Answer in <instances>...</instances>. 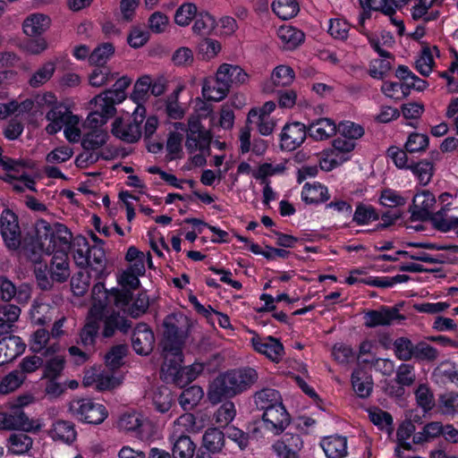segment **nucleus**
<instances>
[{
  "instance_id": "f257e3e1",
  "label": "nucleus",
  "mask_w": 458,
  "mask_h": 458,
  "mask_svg": "<svg viewBox=\"0 0 458 458\" xmlns=\"http://www.w3.org/2000/svg\"><path fill=\"white\" fill-rule=\"evenodd\" d=\"M71 241L68 229L59 224L49 225L39 220L35 225V234L21 251L35 265V275L42 288L49 286L48 277L64 282L70 276L67 255L64 247Z\"/></svg>"
},
{
  "instance_id": "f03ea898",
  "label": "nucleus",
  "mask_w": 458,
  "mask_h": 458,
  "mask_svg": "<svg viewBox=\"0 0 458 458\" xmlns=\"http://www.w3.org/2000/svg\"><path fill=\"white\" fill-rule=\"evenodd\" d=\"M106 291L104 285L97 284L92 289V306L87 318V323L81 333V341L84 345L94 343V339L100 327L104 325L103 335L109 337L114 335L115 329L126 332L131 324L123 317L109 313L103 302L106 299Z\"/></svg>"
},
{
  "instance_id": "7ed1b4c3",
  "label": "nucleus",
  "mask_w": 458,
  "mask_h": 458,
  "mask_svg": "<svg viewBox=\"0 0 458 458\" xmlns=\"http://www.w3.org/2000/svg\"><path fill=\"white\" fill-rule=\"evenodd\" d=\"M257 378L256 370L250 368L219 375L209 386L208 399L211 403H217L225 397H233L247 390Z\"/></svg>"
},
{
  "instance_id": "20e7f679",
  "label": "nucleus",
  "mask_w": 458,
  "mask_h": 458,
  "mask_svg": "<svg viewBox=\"0 0 458 458\" xmlns=\"http://www.w3.org/2000/svg\"><path fill=\"white\" fill-rule=\"evenodd\" d=\"M47 125L46 131L48 134H55L64 129L65 139L69 142H78L81 138V122L77 114L67 106H56L46 114Z\"/></svg>"
},
{
  "instance_id": "39448f33",
  "label": "nucleus",
  "mask_w": 458,
  "mask_h": 458,
  "mask_svg": "<svg viewBox=\"0 0 458 458\" xmlns=\"http://www.w3.org/2000/svg\"><path fill=\"white\" fill-rule=\"evenodd\" d=\"M106 299L103 301L109 313H115L114 308L128 313L131 317H139L143 314L148 308V298L145 293H139L136 297H132L129 290H112L106 291Z\"/></svg>"
},
{
  "instance_id": "423d86ee",
  "label": "nucleus",
  "mask_w": 458,
  "mask_h": 458,
  "mask_svg": "<svg viewBox=\"0 0 458 458\" xmlns=\"http://www.w3.org/2000/svg\"><path fill=\"white\" fill-rule=\"evenodd\" d=\"M182 350L171 353L169 360L165 359L161 367V374L165 380L183 386L195 380L204 370L203 363L195 362L186 367H182Z\"/></svg>"
},
{
  "instance_id": "0eeeda50",
  "label": "nucleus",
  "mask_w": 458,
  "mask_h": 458,
  "mask_svg": "<svg viewBox=\"0 0 458 458\" xmlns=\"http://www.w3.org/2000/svg\"><path fill=\"white\" fill-rule=\"evenodd\" d=\"M164 356L169 360L171 353L180 352L184 343L188 320L182 314H172L164 320Z\"/></svg>"
},
{
  "instance_id": "6e6552de",
  "label": "nucleus",
  "mask_w": 458,
  "mask_h": 458,
  "mask_svg": "<svg viewBox=\"0 0 458 458\" xmlns=\"http://www.w3.org/2000/svg\"><path fill=\"white\" fill-rule=\"evenodd\" d=\"M72 256L77 266L89 267L95 276H98L105 266V251L99 247H89L84 237H76L73 242Z\"/></svg>"
},
{
  "instance_id": "1a4fd4ad",
  "label": "nucleus",
  "mask_w": 458,
  "mask_h": 458,
  "mask_svg": "<svg viewBox=\"0 0 458 458\" xmlns=\"http://www.w3.org/2000/svg\"><path fill=\"white\" fill-rule=\"evenodd\" d=\"M70 413L78 420L89 424H101L108 415L106 408L89 398H76L69 403Z\"/></svg>"
},
{
  "instance_id": "9d476101",
  "label": "nucleus",
  "mask_w": 458,
  "mask_h": 458,
  "mask_svg": "<svg viewBox=\"0 0 458 458\" xmlns=\"http://www.w3.org/2000/svg\"><path fill=\"white\" fill-rule=\"evenodd\" d=\"M145 114V107L138 106L133 110L131 117H117L112 125L113 135L126 142L137 141L141 136L140 124Z\"/></svg>"
},
{
  "instance_id": "9b49d317",
  "label": "nucleus",
  "mask_w": 458,
  "mask_h": 458,
  "mask_svg": "<svg viewBox=\"0 0 458 458\" xmlns=\"http://www.w3.org/2000/svg\"><path fill=\"white\" fill-rule=\"evenodd\" d=\"M356 143L352 140L337 137L333 140L332 147L325 149L320 154L319 165L324 171H331L348 161L352 157V152Z\"/></svg>"
},
{
  "instance_id": "f8f14e48",
  "label": "nucleus",
  "mask_w": 458,
  "mask_h": 458,
  "mask_svg": "<svg viewBox=\"0 0 458 458\" xmlns=\"http://www.w3.org/2000/svg\"><path fill=\"white\" fill-rule=\"evenodd\" d=\"M185 147L190 153L196 150L205 151L208 148L212 135L205 130L196 118L189 120L188 130H186Z\"/></svg>"
},
{
  "instance_id": "ddd939ff",
  "label": "nucleus",
  "mask_w": 458,
  "mask_h": 458,
  "mask_svg": "<svg viewBox=\"0 0 458 458\" xmlns=\"http://www.w3.org/2000/svg\"><path fill=\"white\" fill-rule=\"evenodd\" d=\"M121 378L112 373L105 371L100 367H92L84 372L82 384L86 387H94L98 391H107L117 387Z\"/></svg>"
},
{
  "instance_id": "4468645a",
  "label": "nucleus",
  "mask_w": 458,
  "mask_h": 458,
  "mask_svg": "<svg viewBox=\"0 0 458 458\" xmlns=\"http://www.w3.org/2000/svg\"><path fill=\"white\" fill-rule=\"evenodd\" d=\"M1 234L9 250H18L21 246V230L17 216L10 209L1 215Z\"/></svg>"
},
{
  "instance_id": "2eb2a0df",
  "label": "nucleus",
  "mask_w": 458,
  "mask_h": 458,
  "mask_svg": "<svg viewBox=\"0 0 458 458\" xmlns=\"http://www.w3.org/2000/svg\"><path fill=\"white\" fill-rule=\"evenodd\" d=\"M252 337L250 342L252 348L259 353L265 355L274 362H278L284 356V346L281 342L273 336H261L250 331Z\"/></svg>"
},
{
  "instance_id": "dca6fc26",
  "label": "nucleus",
  "mask_w": 458,
  "mask_h": 458,
  "mask_svg": "<svg viewBox=\"0 0 458 458\" xmlns=\"http://www.w3.org/2000/svg\"><path fill=\"white\" fill-rule=\"evenodd\" d=\"M208 424V417L204 414L193 415L184 413L173 423L172 437H188L187 434L198 433Z\"/></svg>"
},
{
  "instance_id": "f3484780",
  "label": "nucleus",
  "mask_w": 458,
  "mask_h": 458,
  "mask_svg": "<svg viewBox=\"0 0 458 458\" xmlns=\"http://www.w3.org/2000/svg\"><path fill=\"white\" fill-rule=\"evenodd\" d=\"M307 137L306 126L300 122L286 123L280 134L281 148L286 151H293L304 142Z\"/></svg>"
},
{
  "instance_id": "a211bd4d",
  "label": "nucleus",
  "mask_w": 458,
  "mask_h": 458,
  "mask_svg": "<svg viewBox=\"0 0 458 458\" xmlns=\"http://www.w3.org/2000/svg\"><path fill=\"white\" fill-rule=\"evenodd\" d=\"M295 79L294 71L288 65L280 64L276 66L267 80L263 81L261 89L265 93H273L276 88L290 86Z\"/></svg>"
},
{
  "instance_id": "6ab92c4d",
  "label": "nucleus",
  "mask_w": 458,
  "mask_h": 458,
  "mask_svg": "<svg viewBox=\"0 0 458 458\" xmlns=\"http://www.w3.org/2000/svg\"><path fill=\"white\" fill-rule=\"evenodd\" d=\"M371 47L378 53L379 58L374 59L369 67V72L374 78H382L386 74L392 66V56L390 53L381 47V41L379 38L367 35Z\"/></svg>"
},
{
  "instance_id": "aec40b11",
  "label": "nucleus",
  "mask_w": 458,
  "mask_h": 458,
  "mask_svg": "<svg viewBox=\"0 0 458 458\" xmlns=\"http://www.w3.org/2000/svg\"><path fill=\"white\" fill-rule=\"evenodd\" d=\"M262 419L265 428L276 435L284 431L290 422L289 414L282 403L264 411Z\"/></svg>"
},
{
  "instance_id": "412c9836",
  "label": "nucleus",
  "mask_w": 458,
  "mask_h": 458,
  "mask_svg": "<svg viewBox=\"0 0 458 458\" xmlns=\"http://www.w3.org/2000/svg\"><path fill=\"white\" fill-rule=\"evenodd\" d=\"M51 18L41 13H33L26 16L22 21V32L28 38L41 37L51 27Z\"/></svg>"
},
{
  "instance_id": "4be33fe9",
  "label": "nucleus",
  "mask_w": 458,
  "mask_h": 458,
  "mask_svg": "<svg viewBox=\"0 0 458 458\" xmlns=\"http://www.w3.org/2000/svg\"><path fill=\"white\" fill-rule=\"evenodd\" d=\"M123 99L122 92L116 90H106L95 97L89 102L91 109L110 118L115 111L114 104Z\"/></svg>"
},
{
  "instance_id": "5701e85b",
  "label": "nucleus",
  "mask_w": 458,
  "mask_h": 458,
  "mask_svg": "<svg viewBox=\"0 0 458 458\" xmlns=\"http://www.w3.org/2000/svg\"><path fill=\"white\" fill-rule=\"evenodd\" d=\"M436 205L435 196L428 191L418 192L412 199L411 214L419 220H427L434 214L433 210Z\"/></svg>"
},
{
  "instance_id": "b1692460",
  "label": "nucleus",
  "mask_w": 458,
  "mask_h": 458,
  "mask_svg": "<svg viewBox=\"0 0 458 458\" xmlns=\"http://www.w3.org/2000/svg\"><path fill=\"white\" fill-rule=\"evenodd\" d=\"M302 448V441L299 435L285 433L273 445V450L278 458H298Z\"/></svg>"
},
{
  "instance_id": "393cba45",
  "label": "nucleus",
  "mask_w": 458,
  "mask_h": 458,
  "mask_svg": "<svg viewBox=\"0 0 458 458\" xmlns=\"http://www.w3.org/2000/svg\"><path fill=\"white\" fill-rule=\"evenodd\" d=\"M154 335L146 324L138 325L132 335L131 344L134 351L140 355H148L153 349Z\"/></svg>"
},
{
  "instance_id": "a878e982",
  "label": "nucleus",
  "mask_w": 458,
  "mask_h": 458,
  "mask_svg": "<svg viewBox=\"0 0 458 458\" xmlns=\"http://www.w3.org/2000/svg\"><path fill=\"white\" fill-rule=\"evenodd\" d=\"M25 350V344L20 336L12 335L0 340V366L13 360Z\"/></svg>"
},
{
  "instance_id": "bb28decb",
  "label": "nucleus",
  "mask_w": 458,
  "mask_h": 458,
  "mask_svg": "<svg viewBox=\"0 0 458 458\" xmlns=\"http://www.w3.org/2000/svg\"><path fill=\"white\" fill-rule=\"evenodd\" d=\"M48 342L49 333L47 330L40 328L31 335L30 340V348L33 352H41L45 356L56 353L60 351L61 346L58 343L48 344Z\"/></svg>"
},
{
  "instance_id": "cd10ccee",
  "label": "nucleus",
  "mask_w": 458,
  "mask_h": 458,
  "mask_svg": "<svg viewBox=\"0 0 458 458\" xmlns=\"http://www.w3.org/2000/svg\"><path fill=\"white\" fill-rule=\"evenodd\" d=\"M230 88L227 84L218 80L215 75L214 78H206L202 83V96L208 101L219 102L225 98Z\"/></svg>"
},
{
  "instance_id": "c85d7f7f",
  "label": "nucleus",
  "mask_w": 458,
  "mask_h": 458,
  "mask_svg": "<svg viewBox=\"0 0 458 458\" xmlns=\"http://www.w3.org/2000/svg\"><path fill=\"white\" fill-rule=\"evenodd\" d=\"M360 4L364 10V13L360 16L359 25L360 31L362 34L368 35L364 23L369 18V11H381L386 15H391L394 12L393 4L388 3L386 0H359Z\"/></svg>"
},
{
  "instance_id": "c756f323",
  "label": "nucleus",
  "mask_w": 458,
  "mask_h": 458,
  "mask_svg": "<svg viewBox=\"0 0 458 458\" xmlns=\"http://www.w3.org/2000/svg\"><path fill=\"white\" fill-rule=\"evenodd\" d=\"M125 260L129 263L128 269L135 271L138 275H144L146 265L152 267V259L149 252H143L134 246L128 248Z\"/></svg>"
},
{
  "instance_id": "7c9ffc66",
  "label": "nucleus",
  "mask_w": 458,
  "mask_h": 458,
  "mask_svg": "<svg viewBox=\"0 0 458 458\" xmlns=\"http://www.w3.org/2000/svg\"><path fill=\"white\" fill-rule=\"evenodd\" d=\"M174 131L169 133L166 141V150L170 159L182 157V141L186 131V127L182 123H175L174 124Z\"/></svg>"
},
{
  "instance_id": "2f4dec72",
  "label": "nucleus",
  "mask_w": 458,
  "mask_h": 458,
  "mask_svg": "<svg viewBox=\"0 0 458 458\" xmlns=\"http://www.w3.org/2000/svg\"><path fill=\"white\" fill-rule=\"evenodd\" d=\"M276 34L281 46L286 50L295 49L304 41L303 32L290 25L279 27Z\"/></svg>"
},
{
  "instance_id": "473e14b6",
  "label": "nucleus",
  "mask_w": 458,
  "mask_h": 458,
  "mask_svg": "<svg viewBox=\"0 0 458 458\" xmlns=\"http://www.w3.org/2000/svg\"><path fill=\"white\" fill-rule=\"evenodd\" d=\"M397 310L390 309H381L379 310H371L365 314L364 324L368 327L378 326H387L399 318Z\"/></svg>"
},
{
  "instance_id": "72a5a7b5",
  "label": "nucleus",
  "mask_w": 458,
  "mask_h": 458,
  "mask_svg": "<svg viewBox=\"0 0 458 458\" xmlns=\"http://www.w3.org/2000/svg\"><path fill=\"white\" fill-rule=\"evenodd\" d=\"M320 445L327 458H344L347 454V440L344 437H325Z\"/></svg>"
},
{
  "instance_id": "f704fd0d",
  "label": "nucleus",
  "mask_w": 458,
  "mask_h": 458,
  "mask_svg": "<svg viewBox=\"0 0 458 458\" xmlns=\"http://www.w3.org/2000/svg\"><path fill=\"white\" fill-rule=\"evenodd\" d=\"M337 130L335 123L329 118H320L312 122L309 126L311 138L317 140H327L333 136Z\"/></svg>"
},
{
  "instance_id": "c9c22d12",
  "label": "nucleus",
  "mask_w": 458,
  "mask_h": 458,
  "mask_svg": "<svg viewBox=\"0 0 458 458\" xmlns=\"http://www.w3.org/2000/svg\"><path fill=\"white\" fill-rule=\"evenodd\" d=\"M439 56V50L436 46L424 47L420 55L416 60L417 71L425 77H428L435 66V58Z\"/></svg>"
},
{
  "instance_id": "e433bc0d",
  "label": "nucleus",
  "mask_w": 458,
  "mask_h": 458,
  "mask_svg": "<svg viewBox=\"0 0 458 458\" xmlns=\"http://www.w3.org/2000/svg\"><path fill=\"white\" fill-rule=\"evenodd\" d=\"M49 436L55 441L68 444L76 439L77 433L72 422L58 420L52 425Z\"/></svg>"
},
{
  "instance_id": "4c0bfd02",
  "label": "nucleus",
  "mask_w": 458,
  "mask_h": 458,
  "mask_svg": "<svg viewBox=\"0 0 458 458\" xmlns=\"http://www.w3.org/2000/svg\"><path fill=\"white\" fill-rule=\"evenodd\" d=\"M11 420L13 424V430L38 432L42 428L40 420L30 419L25 412L20 409H13L11 412Z\"/></svg>"
},
{
  "instance_id": "58836bf2",
  "label": "nucleus",
  "mask_w": 458,
  "mask_h": 458,
  "mask_svg": "<svg viewBox=\"0 0 458 458\" xmlns=\"http://www.w3.org/2000/svg\"><path fill=\"white\" fill-rule=\"evenodd\" d=\"M33 439L23 433H13L10 435L6 442V447L10 454L22 455L27 454L32 447Z\"/></svg>"
},
{
  "instance_id": "ea45409f",
  "label": "nucleus",
  "mask_w": 458,
  "mask_h": 458,
  "mask_svg": "<svg viewBox=\"0 0 458 458\" xmlns=\"http://www.w3.org/2000/svg\"><path fill=\"white\" fill-rule=\"evenodd\" d=\"M352 385L356 394L361 398L368 397L372 390V379L362 369H357L352 375Z\"/></svg>"
},
{
  "instance_id": "a19ab883",
  "label": "nucleus",
  "mask_w": 458,
  "mask_h": 458,
  "mask_svg": "<svg viewBox=\"0 0 458 458\" xmlns=\"http://www.w3.org/2000/svg\"><path fill=\"white\" fill-rule=\"evenodd\" d=\"M301 199L308 204L326 201L329 199L327 188L318 182L306 183L301 191Z\"/></svg>"
},
{
  "instance_id": "79ce46f5",
  "label": "nucleus",
  "mask_w": 458,
  "mask_h": 458,
  "mask_svg": "<svg viewBox=\"0 0 458 458\" xmlns=\"http://www.w3.org/2000/svg\"><path fill=\"white\" fill-rule=\"evenodd\" d=\"M21 310L13 304L0 306V335L8 334L18 320Z\"/></svg>"
},
{
  "instance_id": "37998d69",
  "label": "nucleus",
  "mask_w": 458,
  "mask_h": 458,
  "mask_svg": "<svg viewBox=\"0 0 458 458\" xmlns=\"http://www.w3.org/2000/svg\"><path fill=\"white\" fill-rule=\"evenodd\" d=\"M438 0H420L411 9V16L414 20H424L425 21H435L439 16V11L433 9Z\"/></svg>"
},
{
  "instance_id": "c03bdc74",
  "label": "nucleus",
  "mask_w": 458,
  "mask_h": 458,
  "mask_svg": "<svg viewBox=\"0 0 458 458\" xmlns=\"http://www.w3.org/2000/svg\"><path fill=\"white\" fill-rule=\"evenodd\" d=\"M203 447L211 454L220 453L225 445V435L216 428L206 430L202 437Z\"/></svg>"
},
{
  "instance_id": "a18cd8bd",
  "label": "nucleus",
  "mask_w": 458,
  "mask_h": 458,
  "mask_svg": "<svg viewBox=\"0 0 458 458\" xmlns=\"http://www.w3.org/2000/svg\"><path fill=\"white\" fill-rule=\"evenodd\" d=\"M108 133L103 128L89 129L83 135L81 145L85 149L94 150L106 143Z\"/></svg>"
},
{
  "instance_id": "49530a36",
  "label": "nucleus",
  "mask_w": 458,
  "mask_h": 458,
  "mask_svg": "<svg viewBox=\"0 0 458 458\" xmlns=\"http://www.w3.org/2000/svg\"><path fill=\"white\" fill-rule=\"evenodd\" d=\"M22 106L24 109L36 106L38 108L49 107V110H53L56 106H66L64 103L58 102L56 96L49 91L37 94L33 99L24 101Z\"/></svg>"
},
{
  "instance_id": "de8ad7c7",
  "label": "nucleus",
  "mask_w": 458,
  "mask_h": 458,
  "mask_svg": "<svg viewBox=\"0 0 458 458\" xmlns=\"http://www.w3.org/2000/svg\"><path fill=\"white\" fill-rule=\"evenodd\" d=\"M196 50L199 59L211 61L221 52L222 45L216 39L206 38L198 44Z\"/></svg>"
},
{
  "instance_id": "09e8293b",
  "label": "nucleus",
  "mask_w": 458,
  "mask_h": 458,
  "mask_svg": "<svg viewBox=\"0 0 458 458\" xmlns=\"http://www.w3.org/2000/svg\"><path fill=\"white\" fill-rule=\"evenodd\" d=\"M173 455L174 458H192L195 452V445L189 437H172Z\"/></svg>"
},
{
  "instance_id": "8fccbe9b",
  "label": "nucleus",
  "mask_w": 458,
  "mask_h": 458,
  "mask_svg": "<svg viewBox=\"0 0 458 458\" xmlns=\"http://www.w3.org/2000/svg\"><path fill=\"white\" fill-rule=\"evenodd\" d=\"M198 14V7L195 4L185 2L175 11L174 21L180 27H187Z\"/></svg>"
},
{
  "instance_id": "3c124183",
  "label": "nucleus",
  "mask_w": 458,
  "mask_h": 458,
  "mask_svg": "<svg viewBox=\"0 0 458 458\" xmlns=\"http://www.w3.org/2000/svg\"><path fill=\"white\" fill-rule=\"evenodd\" d=\"M254 400L257 407L260 410H264V411L282 403L279 393L270 388L263 389L256 393Z\"/></svg>"
},
{
  "instance_id": "603ef678",
  "label": "nucleus",
  "mask_w": 458,
  "mask_h": 458,
  "mask_svg": "<svg viewBox=\"0 0 458 458\" xmlns=\"http://www.w3.org/2000/svg\"><path fill=\"white\" fill-rule=\"evenodd\" d=\"M368 412L370 421L380 430L386 431L388 435L393 433V418L388 412L378 408L369 409Z\"/></svg>"
},
{
  "instance_id": "864d4df0",
  "label": "nucleus",
  "mask_w": 458,
  "mask_h": 458,
  "mask_svg": "<svg viewBox=\"0 0 458 458\" xmlns=\"http://www.w3.org/2000/svg\"><path fill=\"white\" fill-rule=\"evenodd\" d=\"M151 87V78L148 75L140 77L134 84L131 99L138 106H143L148 97Z\"/></svg>"
},
{
  "instance_id": "5fc2aeb1",
  "label": "nucleus",
  "mask_w": 458,
  "mask_h": 458,
  "mask_svg": "<svg viewBox=\"0 0 458 458\" xmlns=\"http://www.w3.org/2000/svg\"><path fill=\"white\" fill-rule=\"evenodd\" d=\"M204 392L199 386H191L182 391L179 403L185 411L192 409L202 399Z\"/></svg>"
},
{
  "instance_id": "6e6d98bb",
  "label": "nucleus",
  "mask_w": 458,
  "mask_h": 458,
  "mask_svg": "<svg viewBox=\"0 0 458 458\" xmlns=\"http://www.w3.org/2000/svg\"><path fill=\"white\" fill-rule=\"evenodd\" d=\"M152 402L156 410L164 413L170 410L174 403V396L168 387L161 386L154 391Z\"/></svg>"
},
{
  "instance_id": "4d7b16f0",
  "label": "nucleus",
  "mask_w": 458,
  "mask_h": 458,
  "mask_svg": "<svg viewBox=\"0 0 458 458\" xmlns=\"http://www.w3.org/2000/svg\"><path fill=\"white\" fill-rule=\"evenodd\" d=\"M273 12L282 20L293 18L299 12L296 0H276L272 4Z\"/></svg>"
},
{
  "instance_id": "13d9d810",
  "label": "nucleus",
  "mask_w": 458,
  "mask_h": 458,
  "mask_svg": "<svg viewBox=\"0 0 458 458\" xmlns=\"http://www.w3.org/2000/svg\"><path fill=\"white\" fill-rule=\"evenodd\" d=\"M56 63L54 61L46 62L30 77V85L37 88L47 82L55 73Z\"/></svg>"
},
{
  "instance_id": "bf43d9fd",
  "label": "nucleus",
  "mask_w": 458,
  "mask_h": 458,
  "mask_svg": "<svg viewBox=\"0 0 458 458\" xmlns=\"http://www.w3.org/2000/svg\"><path fill=\"white\" fill-rule=\"evenodd\" d=\"M336 131L339 132L338 137L352 140V143H356V140L364 134L363 127L352 121L341 122Z\"/></svg>"
},
{
  "instance_id": "052dcab7",
  "label": "nucleus",
  "mask_w": 458,
  "mask_h": 458,
  "mask_svg": "<svg viewBox=\"0 0 458 458\" xmlns=\"http://www.w3.org/2000/svg\"><path fill=\"white\" fill-rule=\"evenodd\" d=\"M114 54V47L106 42L98 46L90 54L89 64L93 65L106 66L105 64Z\"/></svg>"
},
{
  "instance_id": "680f3d73",
  "label": "nucleus",
  "mask_w": 458,
  "mask_h": 458,
  "mask_svg": "<svg viewBox=\"0 0 458 458\" xmlns=\"http://www.w3.org/2000/svg\"><path fill=\"white\" fill-rule=\"evenodd\" d=\"M216 26L215 18L208 13H199L195 18L192 30L199 35H209Z\"/></svg>"
},
{
  "instance_id": "e2e57ef3",
  "label": "nucleus",
  "mask_w": 458,
  "mask_h": 458,
  "mask_svg": "<svg viewBox=\"0 0 458 458\" xmlns=\"http://www.w3.org/2000/svg\"><path fill=\"white\" fill-rule=\"evenodd\" d=\"M415 431V426L411 420L403 421L397 429V441L398 447L395 449V453L398 456H401V450L411 449V444L407 442L411 436Z\"/></svg>"
},
{
  "instance_id": "0e129e2a",
  "label": "nucleus",
  "mask_w": 458,
  "mask_h": 458,
  "mask_svg": "<svg viewBox=\"0 0 458 458\" xmlns=\"http://www.w3.org/2000/svg\"><path fill=\"white\" fill-rule=\"evenodd\" d=\"M89 75V83L95 88L106 86L114 80V75L108 66L97 65Z\"/></svg>"
},
{
  "instance_id": "69168bd1",
  "label": "nucleus",
  "mask_w": 458,
  "mask_h": 458,
  "mask_svg": "<svg viewBox=\"0 0 458 458\" xmlns=\"http://www.w3.org/2000/svg\"><path fill=\"white\" fill-rule=\"evenodd\" d=\"M25 376L18 370L6 375L0 382V394H7L19 388L25 380Z\"/></svg>"
},
{
  "instance_id": "338daca9",
  "label": "nucleus",
  "mask_w": 458,
  "mask_h": 458,
  "mask_svg": "<svg viewBox=\"0 0 458 458\" xmlns=\"http://www.w3.org/2000/svg\"><path fill=\"white\" fill-rule=\"evenodd\" d=\"M91 272L90 270L80 271L72 276L71 287L75 295H82L88 291L90 284Z\"/></svg>"
},
{
  "instance_id": "774afa93",
  "label": "nucleus",
  "mask_w": 458,
  "mask_h": 458,
  "mask_svg": "<svg viewBox=\"0 0 458 458\" xmlns=\"http://www.w3.org/2000/svg\"><path fill=\"white\" fill-rule=\"evenodd\" d=\"M415 345L405 337H400L394 343L396 357L402 360H409L413 358Z\"/></svg>"
}]
</instances>
